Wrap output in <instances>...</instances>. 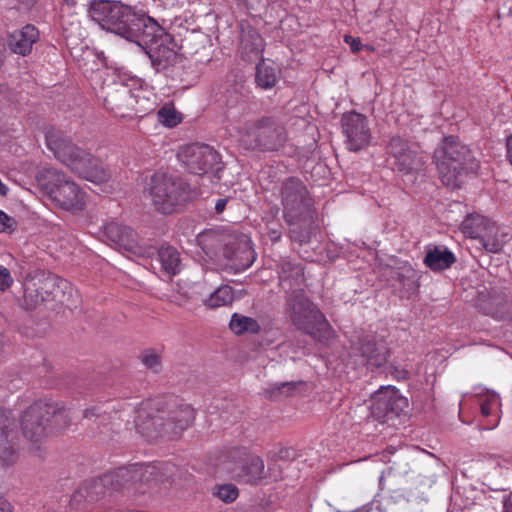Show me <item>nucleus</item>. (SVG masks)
Wrapping results in <instances>:
<instances>
[{
	"instance_id": "1",
	"label": "nucleus",
	"mask_w": 512,
	"mask_h": 512,
	"mask_svg": "<svg viewBox=\"0 0 512 512\" xmlns=\"http://www.w3.org/2000/svg\"><path fill=\"white\" fill-rule=\"evenodd\" d=\"M194 409L176 398H157L141 403L135 428L147 440L179 437L194 421Z\"/></svg>"
},
{
	"instance_id": "2",
	"label": "nucleus",
	"mask_w": 512,
	"mask_h": 512,
	"mask_svg": "<svg viewBox=\"0 0 512 512\" xmlns=\"http://www.w3.org/2000/svg\"><path fill=\"white\" fill-rule=\"evenodd\" d=\"M47 302L76 309L80 297L69 281L51 272L35 270L27 273L22 281V295L17 297L18 306L25 311H33Z\"/></svg>"
},
{
	"instance_id": "3",
	"label": "nucleus",
	"mask_w": 512,
	"mask_h": 512,
	"mask_svg": "<svg viewBox=\"0 0 512 512\" xmlns=\"http://www.w3.org/2000/svg\"><path fill=\"white\" fill-rule=\"evenodd\" d=\"M88 16L102 29L117 34L134 42L153 18L138 14L121 1L91 0L88 5Z\"/></svg>"
},
{
	"instance_id": "4",
	"label": "nucleus",
	"mask_w": 512,
	"mask_h": 512,
	"mask_svg": "<svg viewBox=\"0 0 512 512\" xmlns=\"http://www.w3.org/2000/svg\"><path fill=\"white\" fill-rule=\"evenodd\" d=\"M46 145L54 156L78 176L95 184L105 183L110 178L109 171L93 155L77 147L61 130H47Z\"/></svg>"
},
{
	"instance_id": "5",
	"label": "nucleus",
	"mask_w": 512,
	"mask_h": 512,
	"mask_svg": "<svg viewBox=\"0 0 512 512\" xmlns=\"http://www.w3.org/2000/svg\"><path fill=\"white\" fill-rule=\"evenodd\" d=\"M442 183L454 190L460 188L469 174L476 173L479 162L472 150L459 137H444L433 155Z\"/></svg>"
},
{
	"instance_id": "6",
	"label": "nucleus",
	"mask_w": 512,
	"mask_h": 512,
	"mask_svg": "<svg viewBox=\"0 0 512 512\" xmlns=\"http://www.w3.org/2000/svg\"><path fill=\"white\" fill-rule=\"evenodd\" d=\"M196 241L208 257L231 260L237 270L249 268L256 258L251 240L245 234L209 229L199 233Z\"/></svg>"
},
{
	"instance_id": "7",
	"label": "nucleus",
	"mask_w": 512,
	"mask_h": 512,
	"mask_svg": "<svg viewBox=\"0 0 512 512\" xmlns=\"http://www.w3.org/2000/svg\"><path fill=\"white\" fill-rule=\"evenodd\" d=\"M133 43L145 50L157 73L174 78L186 58L175 50L173 37L153 19Z\"/></svg>"
},
{
	"instance_id": "8",
	"label": "nucleus",
	"mask_w": 512,
	"mask_h": 512,
	"mask_svg": "<svg viewBox=\"0 0 512 512\" xmlns=\"http://www.w3.org/2000/svg\"><path fill=\"white\" fill-rule=\"evenodd\" d=\"M146 191L154 209L164 215L181 212L195 196L184 178L160 172L151 176Z\"/></svg>"
},
{
	"instance_id": "9",
	"label": "nucleus",
	"mask_w": 512,
	"mask_h": 512,
	"mask_svg": "<svg viewBox=\"0 0 512 512\" xmlns=\"http://www.w3.org/2000/svg\"><path fill=\"white\" fill-rule=\"evenodd\" d=\"M284 311L291 325L315 341L323 342L330 337L329 322L303 289H295L287 295Z\"/></svg>"
},
{
	"instance_id": "10",
	"label": "nucleus",
	"mask_w": 512,
	"mask_h": 512,
	"mask_svg": "<svg viewBox=\"0 0 512 512\" xmlns=\"http://www.w3.org/2000/svg\"><path fill=\"white\" fill-rule=\"evenodd\" d=\"M100 93L104 107L118 117H144L155 110V100L141 87L132 90L126 84L112 82Z\"/></svg>"
},
{
	"instance_id": "11",
	"label": "nucleus",
	"mask_w": 512,
	"mask_h": 512,
	"mask_svg": "<svg viewBox=\"0 0 512 512\" xmlns=\"http://www.w3.org/2000/svg\"><path fill=\"white\" fill-rule=\"evenodd\" d=\"M287 139L285 126L275 117L264 116L243 130L240 144L247 150L275 152L285 145Z\"/></svg>"
},
{
	"instance_id": "12",
	"label": "nucleus",
	"mask_w": 512,
	"mask_h": 512,
	"mask_svg": "<svg viewBox=\"0 0 512 512\" xmlns=\"http://www.w3.org/2000/svg\"><path fill=\"white\" fill-rule=\"evenodd\" d=\"M41 190L64 210H82L84 208V192L62 171L47 168L37 177Z\"/></svg>"
},
{
	"instance_id": "13",
	"label": "nucleus",
	"mask_w": 512,
	"mask_h": 512,
	"mask_svg": "<svg viewBox=\"0 0 512 512\" xmlns=\"http://www.w3.org/2000/svg\"><path fill=\"white\" fill-rule=\"evenodd\" d=\"M43 401L31 404L21 416V430L24 438L34 444L30 448V454L43 458L44 450L40 444L51 435V423H48Z\"/></svg>"
},
{
	"instance_id": "14",
	"label": "nucleus",
	"mask_w": 512,
	"mask_h": 512,
	"mask_svg": "<svg viewBox=\"0 0 512 512\" xmlns=\"http://www.w3.org/2000/svg\"><path fill=\"white\" fill-rule=\"evenodd\" d=\"M180 157L189 173L199 176L212 173L214 179L221 181L224 164L217 151L209 145H188Z\"/></svg>"
},
{
	"instance_id": "15",
	"label": "nucleus",
	"mask_w": 512,
	"mask_h": 512,
	"mask_svg": "<svg viewBox=\"0 0 512 512\" xmlns=\"http://www.w3.org/2000/svg\"><path fill=\"white\" fill-rule=\"evenodd\" d=\"M408 400L395 387L382 386L372 396L371 416L380 423L395 425L394 420L408 413Z\"/></svg>"
},
{
	"instance_id": "16",
	"label": "nucleus",
	"mask_w": 512,
	"mask_h": 512,
	"mask_svg": "<svg viewBox=\"0 0 512 512\" xmlns=\"http://www.w3.org/2000/svg\"><path fill=\"white\" fill-rule=\"evenodd\" d=\"M386 151L395 169L403 174L417 173L424 167L425 156L419 146L400 136L391 137Z\"/></svg>"
},
{
	"instance_id": "17",
	"label": "nucleus",
	"mask_w": 512,
	"mask_h": 512,
	"mask_svg": "<svg viewBox=\"0 0 512 512\" xmlns=\"http://www.w3.org/2000/svg\"><path fill=\"white\" fill-rule=\"evenodd\" d=\"M171 472V465L169 463L158 462L154 464L141 465L133 464L128 467H119L110 475L109 485H115L117 488L125 487L129 483L145 480V481H157L163 482L168 478L167 473Z\"/></svg>"
},
{
	"instance_id": "18",
	"label": "nucleus",
	"mask_w": 512,
	"mask_h": 512,
	"mask_svg": "<svg viewBox=\"0 0 512 512\" xmlns=\"http://www.w3.org/2000/svg\"><path fill=\"white\" fill-rule=\"evenodd\" d=\"M280 195L284 218L292 219L295 215L312 212L313 200L299 178L289 177L283 181Z\"/></svg>"
},
{
	"instance_id": "19",
	"label": "nucleus",
	"mask_w": 512,
	"mask_h": 512,
	"mask_svg": "<svg viewBox=\"0 0 512 512\" xmlns=\"http://www.w3.org/2000/svg\"><path fill=\"white\" fill-rule=\"evenodd\" d=\"M341 125L350 151H359L369 145L371 131L365 115L356 111L345 113L342 115Z\"/></svg>"
},
{
	"instance_id": "20",
	"label": "nucleus",
	"mask_w": 512,
	"mask_h": 512,
	"mask_svg": "<svg viewBox=\"0 0 512 512\" xmlns=\"http://www.w3.org/2000/svg\"><path fill=\"white\" fill-rule=\"evenodd\" d=\"M15 418L9 410L0 408V464L13 466L19 458Z\"/></svg>"
},
{
	"instance_id": "21",
	"label": "nucleus",
	"mask_w": 512,
	"mask_h": 512,
	"mask_svg": "<svg viewBox=\"0 0 512 512\" xmlns=\"http://www.w3.org/2000/svg\"><path fill=\"white\" fill-rule=\"evenodd\" d=\"M478 306L484 314L504 319L511 312V292L506 287H492L486 295L480 294Z\"/></svg>"
},
{
	"instance_id": "22",
	"label": "nucleus",
	"mask_w": 512,
	"mask_h": 512,
	"mask_svg": "<svg viewBox=\"0 0 512 512\" xmlns=\"http://www.w3.org/2000/svg\"><path fill=\"white\" fill-rule=\"evenodd\" d=\"M104 235L119 251L144 256V248L139 245L138 235L132 228L111 222L104 227Z\"/></svg>"
},
{
	"instance_id": "23",
	"label": "nucleus",
	"mask_w": 512,
	"mask_h": 512,
	"mask_svg": "<svg viewBox=\"0 0 512 512\" xmlns=\"http://www.w3.org/2000/svg\"><path fill=\"white\" fill-rule=\"evenodd\" d=\"M383 276L392 287L399 286L408 296L418 292L420 274L408 262H400L398 266L386 265Z\"/></svg>"
},
{
	"instance_id": "24",
	"label": "nucleus",
	"mask_w": 512,
	"mask_h": 512,
	"mask_svg": "<svg viewBox=\"0 0 512 512\" xmlns=\"http://www.w3.org/2000/svg\"><path fill=\"white\" fill-rule=\"evenodd\" d=\"M354 350L361 356L362 363L371 370L384 366L389 356L387 346L370 337L360 338Z\"/></svg>"
},
{
	"instance_id": "25",
	"label": "nucleus",
	"mask_w": 512,
	"mask_h": 512,
	"mask_svg": "<svg viewBox=\"0 0 512 512\" xmlns=\"http://www.w3.org/2000/svg\"><path fill=\"white\" fill-rule=\"evenodd\" d=\"M289 227L288 236L292 242L300 246L310 243L312 236L318 229L315 224L313 212L295 215L292 219L284 218Z\"/></svg>"
},
{
	"instance_id": "26",
	"label": "nucleus",
	"mask_w": 512,
	"mask_h": 512,
	"mask_svg": "<svg viewBox=\"0 0 512 512\" xmlns=\"http://www.w3.org/2000/svg\"><path fill=\"white\" fill-rule=\"evenodd\" d=\"M240 30V50L242 59L252 62L263 58L262 54L265 43L259 32L248 22H242L240 24Z\"/></svg>"
},
{
	"instance_id": "27",
	"label": "nucleus",
	"mask_w": 512,
	"mask_h": 512,
	"mask_svg": "<svg viewBox=\"0 0 512 512\" xmlns=\"http://www.w3.org/2000/svg\"><path fill=\"white\" fill-rule=\"evenodd\" d=\"M231 471L239 481L248 484H256L266 477L263 460L252 454L241 466L233 468Z\"/></svg>"
},
{
	"instance_id": "28",
	"label": "nucleus",
	"mask_w": 512,
	"mask_h": 512,
	"mask_svg": "<svg viewBox=\"0 0 512 512\" xmlns=\"http://www.w3.org/2000/svg\"><path fill=\"white\" fill-rule=\"evenodd\" d=\"M39 32L33 25H26L15 30L8 36V45L14 53L25 56L30 53L33 43L38 39Z\"/></svg>"
},
{
	"instance_id": "29",
	"label": "nucleus",
	"mask_w": 512,
	"mask_h": 512,
	"mask_svg": "<svg viewBox=\"0 0 512 512\" xmlns=\"http://www.w3.org/2000/svg\"><path fill=\"white\" fill-rule=\"evenodd\" d=\"M109 481H111V479L104 476L102 478H97L86 482L79 488L73 497L75 500L83 498L89 503L97 502L106 495Z\"/></svg>"
},
{
	"instance_id": "30",
	"label": "nucleus",
	"mask_w": 512,
	"mask_h": 512,
	"mask_svg": "<svg viewBox=\"0 0 512 512\" xmlns=\"http://www.w3.org/2000/svg\"><path fill=\"white\" fill-rule=\"evenodd\" d=\"M507 234L500 231L494 222L488 224L486 230L479 237L477 247L483 248L490 253H498L506 243Z\"/></svg>"
},
{
	"instance_id": "31",
	"label": "nucleus",
	"mask_w": 512,
	"mask_h": 512,
	"mask_svg": "<svg viewBox=\"0 0 512 512\" xmlns=\"http://www.w3.org/2000/svg\"><path fill=\"white\" fill-rule=\"evenodd\" d=\"M455 262V255L447 248L434 247L427 251L424 258V264L434 272L446 270Z\"/></svg>"
},
{
	"instance_id": "32",
	"label": "nucleus",
	"mask_w": 512,
	"mask_h": 512,
	"mask_svg": "<svg viewBox=\"0 0 512 512\" xmlns=\"http://www.w3.org/2000/svg\"><path fill=\"white\" fill-rule=\"evenodd\" d=\"M47 414L48 423H51V434L66 429L71 422L68 410L59 402H43Z\"/></svg>"
},
{
	"instance_id": "33",
	"label": "nucleus",
	"mask_w": 512,
	"mask_h": 512,
	"mask_svg": "<svg viewBox=\"0 0 512 512\" xmlns=\"http://www.w3.org/2000/svg\"><path fill=\"white\" fill-rule=\"evenodd\" d=\"M158 257L162 269L170 276L178 274L182 269V262L179 251L170 245L161 246L158 250Z\"/></svg>"
},
{
	"instance_id": "34",
	"label": "nucleus",
	"mask_w": 512,
	"mask_h": 512,
	"mask_svg": "<svg viewBox=\"0 0 512 512\" xmlns=\"http://www.w3.org/2000/svg\"><path fill=\"white\" fill-rule=\"evenodd\" d=\"M492 221L478 214L472 213L465 217L461 223V231L467 237L477 241Z\"/></svg>"
},
{
	"instance_id": "35",
	"label": "nucleus",
	"mask_w": 512,
	"mask_h": 512,
	"mask_svg": "<svg viewBox=\"0 0 512 512\" xmlns=\"http://www.w3.org/2000/svg\"><path fill=\"white\" fill-rule=\"evenodd\" d=\"M230 330L236 335L258 334L261 326L258 321L252 317L234 313L229 323Z\"/></svg>"
},
{
	"instance_id": "36",
	"label": "nucleus",
	"mask_w": 512,
	"mask_h": 512,
	"mask_svg": "<svg viewBox=\"0 0 512 512\" xmlns=\"http://www.w3.org/2000/svg\"><path fill=\"white\" fill-rule=\"evenodd\" d=\"M279 278L281 284L284 286L285 283L289 282V286H292V282L299 285L304 280V271L300 263H295L289 259H283L280 263Z\"/></svg>"
},
{
	"instance_id": "37",
	"label": "nucleus",
	"mask_w": 512,
	"mask_h": 512,
	"mask_svg": "<svg viewBox=\"0 0 512 512\" xmlns=\"http://www.w3.org/2000/svg\"><path fill=\"white\" fill-rule=\"evenodd\" d=\"M255 81L263 89H270L277 82L274 67L267 65L263 58H260V62L256 65Z\"/></svg>"
},
{
	"instance_id": "38",
	"label": "nucleus",
	"mask_w": 512,
	"mask_h": 512,
	"mask_svg": "<svg viewBox=\"0 0 512 512\" xmlns=\"http://www.w3.org/2000/svg\"><path fill=\"white\" fill-rule=\"evenodd\" d=\"M234 301V292L231 286L222 285L218 287L209 298L204 301L205 305L210 308L230 305Z\"/></svg>"
},
{
	"instance_id": "39",
	"label": "nucleus",
	"mask_w": 512,
	"mask_h": 512,
	"mask_svg": "<svg viewBox=\"0 0 512 512\" xmlns=\"http://www.w3.org/2000/svg\"><path fill=\"white\" fill-rule=\"evenodd\" d=\"M158 120L167 127H175L181 122V114L173 106L164 105L158 112Z\"/></svg>"
},
{
	"instance_id": "40",
	"label": "nucleus",
	"mask_w": 512,
	"mask_h": 512,
	"mask_svg": "<svg viewBox=\"0 0 512 512\" xmlns=\"http://www.w3.org/2000/svg\"><path fill=\"white\" fill-rule=\"evenodd\" d=\"M296 386L297 382L294 381L276 382L272 384L270 388L265 390V394L270 399H276L281 395L290 396L292 391L295 390Z\"/></svg>"
},
{
	"instance_id": "41",
	"label": "nucleus",
	"mask_w": 512,
	"mask_h": 512,
	"mask_svg": "<svg viewBox=\"0 0 512 512\" xmlns=\"http://www.w3.org/2000/svg\"><path fill=\"white\" fill-rule=\"evenodd\" d=\"M213 494L225 503H231L237 499L238 489L233 484H223L219 485Z\"/></svg>"
},
{
	"instance_id": "42",
	"label": "nucleus",
	"mask_w": 512,
	"mask_h": 512,
	"mask_svg": "<svg viewBox=\"0 0 512 512\" xmlns=\"http://www.w3.org/2000/svg\"><path fill=\"white\" fill-rule=\"evenodd\" d=\"M249 456L251 454L246 447H234L227 453V458L236 465L235 468L241 466Z\"/></svg>"
},
{
	"instance_id": "43",
	"label": "nucleus",
	"mask_w": 512,
	"mask_h": 512,
	"mask_svg": "<svg viewBox=\"0 0 512 512\" xmlns=\"http://www.w3.org/2000/svg\"><path fill=\"white\" fill-rule=\"evenodd\" d=\"M18 227L15 218L0 210V233L12 234Z\"/></svg>"
},
{
	"instance_id": "44",
	"label": "nucleus",
	"mask_w": 512,
	"mask_h": 512,
	"mask_svg": "<svg viewBox=\"0 0 512 512\" xmlns=\"http://www.w3.org/2000/svg\"><path fill=\"white\" fill-rule=\"evenodd\" d=\"M142 362L147 368L152 369L154 372H158L161 368L160 356L154 352L144 353Z\"/></svg>"
},
{
	"instance_id": "45",
	"label": "nucleus",
	"mask_w": 512,
	"mask_h": 512,
	"mask_svg": "<svg viewBox=\"0 0 512 512\" xmlns=\"http://www.w3.org/2000/svg\"><path fill=\"white\" fill-rule=\"evenodd\" d=\"M13 284V278L8 268L0 265V291L8 290Z\"/></svg>"
},
{
	"instance_id": "46",
	"label": "nucleus",
	"mask_w": 512,
	"mask_h": 512,
	"mask_svg": "<svg viewBox=\"0 0 512 512\" xmlns=\"http://www.w3.org/2000/svg\"><path fill=\"white\" fill-rule=\"evenodd\" d=\"M344 41L350 46L352 52H358L361 50L362 44L359 38H355L351 35H345Z\"/></svg>"
},
{
	"instance_id": "47",
	"label": "nucleus",
	"mask_w": 512,
	"mask_h": 512,
	"mask_svg": "<svg viewBox=\"0 0 512 512\" xmlns=\"http://www.w3.org/2000/svg\"><path fill=\"white\" fill-rule=\"evenodd\" d=\"M292 458V452L289 448L282 447L274 453L273 459L275 460H289Z\"/></svg>"
},
{
	"instance_id": "48",
	"label": "nucleus",
	"mask_w": 512,
	"mask_h": 512,
	"mask_svg": "<svg viewBox=\"0 0 512 512\" xmlns=\"http://www.w3.org/2000/svg\"><path fill=\"white\" fill-rule=\"evenodd\" d=\"M267 235L271 242L276 243L280 241L282 237V232L279 228L269 227Z\"/></svg>"
},
{
	"instance_id": "49",
	"label": "nucleus",
	"mask_w": 512,
	"mask_h": 512,
	"mask_svg": "<svg viewBox=\"0 0 512 512\" xmlns=\"http://www.w3.org/2000/svg\"><path fill=\"white\" fill-rule=\"evenodd\" d=\"M228 202L227 198H220L215 203V211L220 214L225 210L226 204Z\"/></svg>"
},
{
	"instance_id": "50",
	"label": "nucleus",
	"mask_w": 512,
	"mask_h": 512,
	"mask_svg": "<svg viewBox=\"0 0 512 512\" xmlns=\"http://www.w3.org/2000/svg\"><path fill=\"white\" fill-rule=\"evenodd\" d=\"M0 512H12L11 504L2 496H0Z\"/></svg>"
},
{
	"instance_id": "51",
	"label": "nucleus",
	"mask_w": 512,
	"mask_h": 512,
	"mask_svg": "<svg viewBox=\"0 0 512 512\" xmlns=\"http://www.w3.org/2000/svg\"><path fill=\"white\" fill-rule=\"evenodd\" d=\"M98 409L96 407L88 408L84 410V418L91 419L92 417H99Z\"/></svg>"
},
{
	"instance_id": "52",
	"label": "nucleus",
	"mask_w": 512,
	"mask_h": 512,
	"mask_svg": "<svg viewBox=\"0 0 512 512\" xmlns=\"http://www.w3.org/2000/svg\"><path fill=\"white\" fill-rule=\"evenodd\" d=\"M481 413L483 416H489L491 414V403L490 401H485L480 406Z\"/></svg>"
},
{
	"instance_id": "53",
	"label": "nucleus",
	"mask_w": 512,
	"mask_h": 512,
	"mask_svg": "<svg viewBox=\"0 0 512 512\" xmlns=\"http://www.w3.org/2000/svg\"><path fill=\"white\" fill-rule=\"evenodd\" d=\"M3 317L0 315V354L3 352L4 349V343H3V334H2V324H3Z\"/></svg>"
},
{
	"instance_id": "54",
	"label": "nucleus",
	"mask_w": 512,
	"mask_h": 512,
	"mask_svg": "<svg viewBox=\"0 0 512 512\" xmlns=\"http://www.w3.org/2000/svg\"><path fill=\"white\" fill-rule=\"evenodd\" d=\"M16 1L18 3H21V4L29 7V6L33 5L36 0H16Z\"/></svg>"
},
{
	"instance_id": "55",
	"label": "nucleus",
	"mask_w": 512,
	"mask_h": 512,
	"mask_svg": "<svg viewBox=\"0 0 512 512\" xmlns=\"http://www.w3.org/2000/svg\"><path fill=\"white\" fill-rule=\"evenodd\" d=\"M64 2L68 5V6H74L76 4V1L75 0H64Z\"/></svg>"
},
{
	"instance_id": "56",
	"label": "nucleus",
	"mask_w": 512,
	"mask_h": 512,
	"mask_svg": "<svg viewBox=\"0 0 512 512\" xmlns=\"http://www.w3.org/2000/svg\"><path fill=\"white\" fill-rule=\"evenodd\" d=\"M275 467H276V463H273L272 465L269 466V470H273Z\"/></svg>"
}]
</instances>
